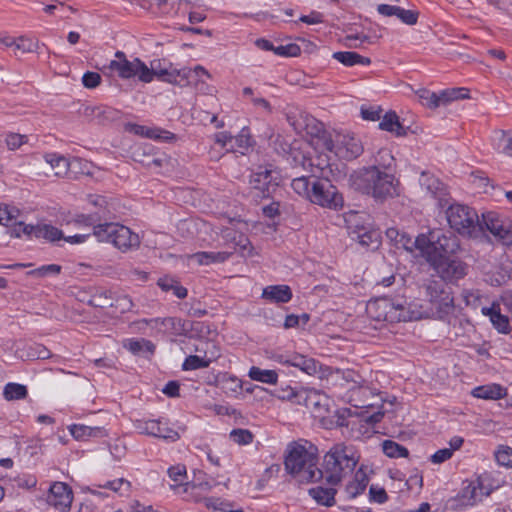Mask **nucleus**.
I'll return each mask as SVG.
<instances>
[{
	"mask_svg": "<svg viewBox=\"0 0 512 512\" xmlns=\"http://www.w3.org/2000/svg\"><path fill=\"white\" fill-rule=\"evenodd\" d=\"M420 186L435 200L440 209H445L449 226L458 234L477 239L481 237V217L475 209L454 202L448 186L429 172H422L419 178Z\"/></svg>",
	"mask_w": 512,
	"mask_h": 512,
	"instance_id": "f257e3e1",
	"label": "nucleus"
},
{
	"mask_svg": "<svg viewBox=\"0 0 512 512\" xmlns=\"http://www.w3.org/2000/svg\"><path fill=\"white\" fill-rule=\"evenodd\" d=\"M393 174L380 170L377 166L362 167L353 171L349 176V185L355 191L371 196L377 202L398 195Z\"/></svg>",
	"mask_w": 512,
	"mask_h": 512,
	"instance_id": "f03ea898",
	"label": "nucleus"
},
{
	"mask_svg": "<svg viewBox=\"0 0 512 512\" xmlns=\"http://www.w3.org/2000/svg\"><path fill=\"white\" fill-rule=\"evenodd\" d=\"M284 464L287 472L296 477L299 482L322 480V473L317 466L318 448L309 441L303 444L298 442L291 444Z\"/></svg>",
	"mask_w": 512,
	"mask_h": 512,
	"instance_id": "7ed1b4c3",
	"label": "nucleus"
},
{
	"mask_svg": "<svg viewBox=\"0 0 512 512\" xmlns=\"http://www.w3.org/2000/svg\"><path fill=\"white\" fill-rule=\"evenodd\" d=\"M359 459L353 446L344 443L333 445L323 456L320 468L322 479L332 486L338 485L343 478L353 473Z\"/></svg>",
	"mask_w": 512,
	"mask_h": 512,
	"instance_id": "20e7f679",
	"label": "nucleus"
},
{
	"mask_svg": "<svg viewBox=\"0 0 512 512\" xmlns=\"http://www.w3.org/2000/svg\"><path fill=\"white\" fill-rule=\"evenodd\" d=\"M420 294L438 313L449 314L454 308V297L451 287L440 278L431 275L422 279L419 284Z\"/></svg>",
	"mask_w": 512,
	"mask_h": 512,
	"instance_id": "39448f33",
	"label": "nucleus"
},
{
	"mask_svg": "<svg viewBox=\"0 0 512 512\" xmlns=\"http://www.w3.org/2000/svg\"><path fill=\"white\" fill-rule=\"evenodd\" d=\"M94 236L98 241L111 243L122 252L137 249L141 243L138 234L132 232L130 228L114 222L98 223L94 227Z\"/></svg>",
	"mask_w": 512,
	"mask_h": 512,
	"instance_id": "423d86ee",
	"label": "nucleus"
},
{
	"mask_svg": "<svg viewBox=\"0 0 512 512\" xmlns=\"http://www.w3.org/2000/svg\"><path fill=\"white\" fill-rule=\"evenodd\" d=\"M481 236L488 231L496 243L503 246H512V219L495 211H488L481 215Z\"/></svg>",
	"mask_w": 512,
	"mask_h": 512,
	"instance_id": "0eeeda50",
	"label": "nucleus"
},
{
	"mask_svg": "<svg viewBox=\"0 0 512 512\" xmlns=\"http://www.w3.org/2000/svg\"><path fill=\"white\" fill-rule=\"evenodd\" d=\"M309 201L324 208L338 210L343 207L344 199L328 177L314 178Z\"/></svg>",
	"mask_w": 512,
	"mask_h": 512,
	"instance_id": "6e6552de",
	"label": "nucleus"
},
{
	"mask_svg": "<svg viewBox=\"0 0 512 512\" xmlns=\"http://www.w3.org/2000/svg\"><path fill=\"white\" fill-rule=\"evenodd\" d=\"M431 260L429 266L434 270L436 276L445 283L455 285L468 274V264L457 255L445 258L439 256L437 259L431 258Z\"/></svg>",
	"mask_w": 512,
	"mask_h": 512,
	"instance_id": "1a4fd4ad",
	"label": "nucleus"
},
{
	"mask_svg": "<svg viewBox=\"0 0 512 512\" xmlns=\"http://www.w3.org/2000/svg\"><path fill=\"white\" fill-rule=\"evenodd\" d=\"M115 57L116 59L111 60L107 68L117 72L120 78L130 79L138 77L141 82L149 80L148 66L142 60L134 58L132 61H129L123 51H117Z\"/></svg>",
	"mask_w": 512,
	"mask_h": 512,
	"instance_id": "9d476101",
	"label": "nucleus"
},
{
	"mask_svg": "<svg viewBox=\"0 0 512 512\" xmlns=\"http://www.w3.org/2000/svg\"><path fill=\"white\" fill-rule=\"evenodd\" d=\"M323 144L327 151L333 152L336 157L346 161L354 160L363 153L361 141L350 135H339L336 141L325 138Z\"/></svg>",
	"mask_w": 512,
	"mask_h": 512,
	"instance_id": "9b49d317",
	"label": "nucleus"
},
{
	"mask_svg": "<svg viewBox=\"0 0 512 512\" xmlns=\"http://www.w3.org/2000/svg\"><path fill=\"white\" fill-rule=\"evenodd\" d=\"M432 239H434L433 254L436 259L439 256L442 258L455 256L461 249L458 237L450 231L432 230Z\"/></svg>",
	"mask_w": 512,
	"mask_h": 512,
	"instance_id": "f8f14e48",
	"label": "nucleus"
},
{
	"mask_svg": "<svg viewBox=\"0 0 512 512\" xmlns=\"http://www.w3.org/2000/svg\"><path fill=\"white\" fill-rule=\"evenodd\" d=\"M250 184L255 191V197L261 199L272 197L278 187V184L273 181L272 170L262 166L252 173Z\"/></svg>",
	"mask_w": 512,
	"mask_h": 512,
	"instance_id": "ddd939ff",
	"label": "nucleus"
},
{
	"mask_svg": "<svg viewBox=\"0 0 512 512\" xmlns=\"http://www.w3.org/2000/svg\"><path fill=\"white\" fill-rule=\"evenodd\" d=\"M73 500L71 487L64 482H55L51 485L47 495V503L61 512L70 510Z\"/></svg>",
	"mask_w": 512,
	"mask_h": 512,
	"instance_id": "4468645a",
	"label": "nucleus"
},
{
	"mask_svg": "<svg viewBox=\"0 0 512 512\" xmlns=\"http://www.w3.org/2000/svg\"><path fill=\"white\" fill-rule=\"evenodd\" d=\"M137 428L143 434L162 438L171 442H175L180 438V435L176 430L168 427L167 424L163 423L161 420L139 421Z\"/></svg>",
	"mask_w": 512,
	"mask_h": 512,
	"instance_id": "2eb2a0df",
	"label": "nucleus"
},
{
	"mask_svg": "<svg viewBox=\"0 0 512 512\" xmlns=\"http://www.w3.org/2000/svg\"><path fill=\"white\" fill-rule=\"evenodd\" d=\"M277 361L280 364L298 368L308 375H315L321 369V364L317 360L299 353H293L289 356L279 355Z\"/></svg>",
	"mask_w": 512,
	"mask_h": 512,
	"instance_id": "dca6fc26",
	"label": "nucleus"
},
{
	"mask_svg": "<svg viewBox=\"0 0 512 512\" xmlns=\"http://www.w3.org/2000/svg\"><path fill=\"white\" fill-rule=\"evenodd\" d=\"M148 72L150 73L149 80L143 81L144 83H150L153 81L154 77H157L159 80L179 85L182 84L179 81V69L170 67H162L160 60L153 61L151 63V68L148 67Z\"/></svg>",
	"mask_w": 512,
	"mask_h": 512,
	"instance_id": "f3484780",
	"label": "nucleus"
},
{
	"mask_svg": "<svg viewBox=\"0 0 512 512\" xmlns=\"http://www.w3.org/2000/svg\"><path fill=\"white\" fill-rule=\"evenodd\" d=\"M302 161L301 165L304 169H309L311 171V176L314 178L320 179L322 177H328L331 173V166L327 158H323L321 155L316 156L315 158H306L304 155H301Z\"/></svg>",
	"mask_w": 512,
	"mask_h": 512,
	"instance_id": "a211bd4d",
	"label": "nucleus"
},
{
	"mask_svg": "<svg viewBox=\"0 0 512 512\" xmlns=\"http://www.w3.org/2000/svg\"><path fill=\"white\" fill-rule=\"evenodd\" d=\"M482 313L489 316L490 321L499 333L508 334L510 332L509 318L501 314L499 304L493 303L491 307H483Z\"/></svg>",
	"mask_w": 512,
	"mask_h": 512,
	"instance_id": "6ab92c4d",
	"label": "nucleus"
},
{
	"mask_svg": "<svg viewBox=\"0 0 512 512\" xmlns=\"http://www.w3.org/2000/svg\"><path fill=\"white\" fill-rule=\"evenodd\" d=\"M292 296V290L288 285H270L262 292V298L272 303H288Z\"/></svg>",
	"mask_w": 512,
	"mask_h": 512,
	"instance_id": "aec40b11",
	"label": "nucleus"
},
{
	"mask_svg": "<svg viewBox=\"0 0 512 512\" xmlns=\"http://www.w3.org/2000/svg\"><path fill=\"white\" fill-rule=\"evenodd\" d=\"M381 233L379 230L369 226L366 230L360 231L353 240H357L358 243L367 250H376L381 244Z\"/></svg>",
	"mask_w": 512,
	"mask_h": 512,
	"instance_id": "412c9836",
	"label": "nucleus"
},
{
	"mask_svg": "<svg viewBox=\"0 0 512 512\" xmlns=\"http://www.w3.org/2000/svg\"><path fill=\"white\" fill-rule=\"evenodd\" d=\"M379 128L384 131L394 133L397 137H402L407 134V129L400 121L399 116L395 111H388L379 123Z\"/></svg>",
	"mask_w": 512,
	"mask_h": 512,
	"instance_id": "4be33fe9",
	"label": "nucleus"
},
{
	"mask_svg": "<svg viewBox=\"0 0 512 512\" xmlns=\"http://www.w3.org/2000/svg\"><path fill=\"white\" fill-rule=\"evenodd\" d=\"M69 431L76 440L82 441L91 437L101 438L107 435L102 427H90L83 424H73L69 427Z\"/></svg>",
	"mask_w": 512,
	"mask_h": 512,
	"instance_id": "5701e85b",
	"label": "nucleus"
},
{
	"mask_svg": "<svg viewBox=\"0 0 512 512\" xmlns=\"http://www.w3.org/2000/svg\"><path fill=\"white\" fill-rule=\"evenodd\" d=\"M333 59L347 67L355 65H370L371 59L354 51H337L332 54Z\"/></svg>",
	"mask_w": 512,
	"mask_h": 512,
	"instance_id": "b1692460",
	"label": "nucleus"
},
{
	"mask_svg": "<svg viewBox=\"0 0 512 512\" xmlns=\"http://www.w3.org/2000/svg\"><path fill=\"white\" fill-rule=\"evenodd\" d=\"M472 395L486 400H498L506 395V389L499 384L482 385L474 388Z\"/></svg>",
	"mask_w": 512,
	"mask_h": 512,
	"instance_id": "393cba45",
	"label": "nucleus"
},
{
	"mask_svg": "<svg viewBox=\"0 0 512 512\" xmlns=\"http://www.w3.org/2000/svg\"><path fill=\"white\" fill-rule=\"evenodd\" d=\"M168 475L171 478V480L173 482H175L177 485H185V486L191 485L192 487L205 486L206 488L211 487V485L208 482H199V483L188 482L186 466L183 464H177V465L171 466L168 469Z\"/></svg>",
	"mask_w": 512,
	"mask_h": 512,
	"instance_id": "a878e982",
	"label": "nucleus"
},
{
	"mask_svg": "<svg viewBox=\"0 0 512 512\" xmlns=\"http://www.w3.org/2000/svg\"><path fill=\"white\" fill-rule=\"evenodd\" d=\"M309 495L319 504L331 507L335 504V495L337 490L333 487L317 486L309 489Z\"/></svg>",
	"mask_w": 512,
	"mask_h": 512,
	"instance_id": "bb28decb",
	"label": "nucleus"
},
{
	"mask_svg": "<svg viewBox=\"0 0 512 512\" xmlns=\"http://www.w3.org/2000/svg\"><path fill=\"white\" fill-rule=\"evenodd\" d=\"M413 247L418 249L426 262L430 264L432 262L431 258H435L433 254L434 239H432V231L428 235L420 234L417 236L413 241Z\"/></svg>",
	"mask_w": 512,
	"mask_h": 512,
	"instance_id": "cd10ccee",
	"label": "nucleus"
},
{
	"mask_svg": "<svg viewBox=\"0 0 512 512\" xmlns=\"http://www.w3.org/2000/svg\"><path fill=\"white\" fill-rule=\"evenodd\" d=\"M221 236L226 242L232 243L234 248L239 247L242 251L251 247L249 238L233 228L226 227L222 229Z\"/></svg>",
	"mask_w": 512,
	"mask_h": 512,
	"instance_id": "c85d7f7f",
	"label": "nucleus"
},
{
	"mask_svg": "<svg viewBox=\"0 0 512 512\" xmlns=\"http://www.w3.org/2000/svg\"><path fill=\"white\" fill-rule=\"evenodd\" d=\"M345 223L348 230V234L351 238L360 233L362 230H366L370 225L364 221V215L359 212L351 211L345 216Z\"/></svg>",
	"mask_w": 512,
	"mask_h": 512,
	"instance_id": "c756f323",
	"label": "nucleus"
},
{
	"mask_svg": "<svg viewBox=\"0 0 512 512\" xmlns=\"http://www.w3.org/2000/svg\"><path fill=\"white\" fill-rule=\"evenodd\" d=\"M200 75H205L207 78H211V74L201 65L195 66L193 69L184 67L179 69V81L183 84H179L181 87L189 86L196 81Z\"/></svg>",
	"mask_w": 512,
	"mask_h": 512,
	"instance_id": "7c9ffc66",
	"label": "nucleus"
},
{
	"mask_svg": "<svg viewBox=\"0 0 512 512\" xmlns=\"http://www.w3.org/2000/svg\"><path fill=\"white\" fill-rule=\"evenodd\" d=\"M234 251H221V252H197L193 257L200 265H209L211 263H223L228 260Z\"/></svg>",
	"mask_w": 512,
	"mask_h": 512,
	"instance_id": "2f4dec72",
	"label": "nucleus"
},
{
	"mask_svg": "<svg viewBox=\"0 0 512 512\" xmlns=\"http://www.w3.org/2000/svg\"><path fill=\"white\" fill-rule=\"evenodd\" d=\"M368 481L367 475L362 472V469H359L354 479L346 485L345 490L349 498L352 499L362 494L368 485Z\"/></svg>",
	"mask_w": 512,
	"mask_h": 512,
	"instance_id": "473e14b6",
	"label": "nucleus"
},
{
	"mask_svg": "<svg viewBox=\"0 0 512 512\" xmlns=\"http://www.w3.org/2000/svg\"><path fill=\"white\" fill-rule=\"evenodd\" d=\"M195 351L196 352L203 351L205 353V355L203 357L198 356V355H189L188 357H186V359L184 360V362L182 364V369L184 371L196 370V369H200V368H207L211 364L212 359L206 357V349H204L203 347L196 346Z\"/></svg>",
	"mask_w": 512,
	"mask_h": 512,
	"instance_id": "72a5a7b5",
	"label": "nucleus"
},
{
	"mask_svg": "<svg viewBox=\"0 0 512 512\" xmlns=\"http://www.w3.org/2000/svg\"><path fill=\"white\" fill-rule=\"evenodd\" d=\"M124 348L128 349L131 353L139 355L141 353L153 354L155 352V345L147 339H127L124 342Z\"/></svg>",
	"mask_w": 512,
	"mask_h": 512,
	"instance_id": "f704fd0d",
	"label": "nucleus"
},
{
	"mask_svg": "<svg viewBox=\"0 0 512 512\" xmlns=\"http://www.w3.org/2000/svg\"><path fill=\"white\" fill-rule=\"evenodd\" d=\"M248 376L258 382L275 385L278 381V374L275 370H265L257 366H252Z\"/></svg>",
	"mask_w": 512,
	"mask_h": 512,
	"instance_id": "c9c22d12",
	"label": "nucleus"
},
{
	"mask_svg": "<svg viewBox=\"0 0 512 512\" xmlns=\"http://www.w3.org/2000/svg\"><path fill=\"white\" fill-rule=\"evenodd\" d=\"M314 182L313 176H300L292 180V189L300 196L309 200L311 188Z\"/></svg>",
	"mask_w": 512,
	"mask_h": 512,
	"instance_id": "e433bc0d",
	"label": "nucleus"
},
{
	"mask_svg": "<svg viewBox=\"0 0 512 512\" xmlns=\"http://www.w3.org/2000/svg\"><path fill=\"white\" fill-rule=\"evenodd\" d=\"M157 284L165 292L173 291V294L179 299L185 298L188 294L185 287L181 286L177 280L170 277L160 278Z\"/></svg>",
	"mask_w": 512,
	"mask_h": 512,
	"instance_id": "4c0bfd02",
	"label": "nucleus"
},
{
	"mask_svg": "<svg viewBox=\"0 0 512 512\" xmlns=\"http://www.w3.org/2000/svg\"><path fill=\"white\" fill-rule=\"evenodd\" d=\"M89 304L93 307H99V308H107V307H113L114 306V298L113 293L110 290H98L96 293H94L90 300Z\"/></svg>",
	"mask_w": 512,
	"mask_h": 512,
	"instance_id": "58836bf2",
	"label": "nucleus"
},
{
	"mask_svg": "<svg viewBox=\"0 0 512 512\" xmlns=\"http://www.w3.org/2000/svg\"><path fill=\"white\" fill-rule=\"evenodd\" d=\"M27 395L28 390L25 385L10 382L4 386L3 396L8 401L25 399Z\"/></svg>",
	"mask_w": 512,
	"mask_h": 512,
	"instance_id": "ea45409f",
	"label": "nucleus"
},
{
	"mask_svg": "<svg viewBox=\"0 0 512 512\" xmlns=\"http://www.w3.org/2000/svg\"><path fill=\"white\" fill-rule=\"evenodd\" d=\"M416 93L421 104L427 108L436 109L442 105L440 93H435L425 88L419 89Z\"/></svg>",
	"mask_w": 512,
	"mask_h": 512,
	"instance_id": "a19ab883",
	"label": "nucleus"
},
{
	"mask_svg": "<svg viewBox=\"0 0 512 512\" xmlns=\"http://www.w3.org/2000/svg\"><path fill=\"white\" fill-rule=\"evenodd\" d=\"M383 453L389 458L408 457L409 450L393 440H385L382 444Z\"/></svg>",
	"mask_w": 512,
	"mask_h": 512,
	"instance_id": "79ce46f5",
	"label": "nucleus"
},
{
	"mask_svg": "<svg viewBox=\"0 0 512 512\" xmlns=\"http://www.w3.org/2000/svg\"><path fill=\"white\" fill-rule=\"evenodd\" d=\"M329 399L325 395L316 394L314 397H309L306 406L312 409L318 416H324L329 412Z\"/></svg>",
	"mask_w": 512,
	"mask_h": 512,
	"instance_id": "37998d69",
	"label": "nucleus"
},
{
	"mask_svg": "<svg viewBox=\"0 0 512 512\" xmlns=\"http://www.w3.org/2000/svg\"><path fill=\"white\" fill-rule=\"evenodd\" d=\"M440 94L442 105H447L448 103L455 100L470 98L469 89L464 87L445 89L442 90Z\"/></svg>",
	"mask_w": 512,
	"mask_h": 512,
	"instance_id": "c03bdc74",
	"label": "nucleus"
},
{
	"mask_svg": "<svg viewBox=\"0 0 512 512\" xmlns=\"http://www.w3.org/2000/svg\"><path fill=\"white\" fill-rule=\"evenodd\" d=\"M37 238H44L50 242H55L64 238L62 230L49 224L40 225L37 229Z\"/></svg>",
	"mask_w": 512,
	"mask_h": 512,
	"instance_id": "a18cd8bd",
	"label": "nucleus"
},
{
	"mask_svg": "<svg viewBox=\"0 0 512 512\" xmlns=\"http://www.w3.org/2000/svg\"><path fill=\"white\" fill-rule=\"evenodd\" d=\"M46 161L51 165L52 168L56 170L55 175L57 176L66 174L69 169V160L64 156L48 154L46 156Z\"/></svg>",
	"mask_w": 512,
	"mask_h": 512,
	"instance_id": "49530a36",
	"label": "nucleus"
},
{
	"mask_svg": "<svg viewBox=\"0 0 512 512\" xmlns=\"http://www.w3.org/2000/svg\"><path fill=\"white\" fill-rule=\"evenodd\" d=\"M252 138L246 129H242L241 133L237 136H233L234 152H238L242 155L246 154L250 147H252Z\"/></svg>",
	"mask_w": 512,
	"mask_h": 512,
	"instance_id": "de8ad7c7",
	"label": "nucleus"
},
{
	"mask_svg": "<svg viewBox=\"0 0 512 512\" xmlns=\"http://www.w3.org/2000/svg\"><path fill=\"white\" fill-rule=\"evenodd\" d=\"M62 266L58 264H48L40 266L27 272L28 276L44 278L47 276H57L61 273Z\"/></svg>",
	"mask_w": 512,
	"mask_h": 512,
	"instance_id": "09e8293b",
	"label": "nucleus"
},
{
	"mask_svg": "<svg viewBox=\"0 0 512 512\" xmlns=\"http://www.w3.org/2000/svg\"><path fill=\"white\" fill-rule=\"evenodd\" d=\"M20 215V210L15 206L0 203V224L9 226Z\"/></svg>",
	"mask_w": 512,
	"mask_h": 512,
	"instance_id": "8fccbe9b",
	"label": "nucleus"
},
{
	"mask_svg": "<svg viewBox=\"0 0 512 512\" xmlns=\"http://www.w3.org/2000/svg\"><path fill=\"white\" fill-rule=\"evenodd\" d=\"M229 438L235 444L248 445L253 442L254 434L248 429L237 428L229 433Z\"/></svg>",
	"mask_w": 512,
	"mask_h": 512,
	"instance_id": "3c124183",
	"label": "nucleus"
},
{
	"mask_svg": "<svg viewBox=\"0 0 512 512\" xmlns=\"http://www.w3.org/2000/svg\"><path fill=\"white\" fill-rule=\"evenodd\" d=\"M100 487L110 489L114 492L119 493L121 496H124L128 495L131 483L124 478H119L112 481H107L105 484L100 485Z\"/></svg>",
	"mask_w": 512,
	"mask_h": 512,
	"instance_id": "603ef678",
	"label": "nucleus"
},
{
	"mask_svg": "<svg viewBox=\"0 0 512 512\" xmlns=\"http://www.w3.org/2000/svg\"><path fill=\"white\" fill-rule=\"evenodd\" d=\"M149 139L160 140L164 142H170L176 139V135L170 131L161 128H146L145 136Z\"/></svg>",
	"mask_w": 512,
	"mask_h": 512,
	"instance_id": "864d4df0",
	"label": "nucleus"
},
{
	"mask_svg": "<svg viewBox=\"0 0 512 512\" xmlns=\"http://www.w3.org/2000/svg\"><path fill=\"white\" fill-rule=\"evenodd\" d=\"M465 483H467V485L462 488L460 497L466 501L467 504L473 505L479 501V495L477 492L478 486H475V482L473 481H466Z\"/></svg>",
	"mask_w": 512,
	"mask_h": 512,
	"instance_id": "5fc2aeb1",
	"label": "nucleus"
},
{
	"mask_svg": "<svg viewBox=\"0 0 512 512\" xmlns=\"http://www.w3.org/2000/svg\"><path fill=\"white\" fill-rule=\"evenodd\" d=\"M495 459L500 466L512 468V448L501 445L495 452Z\"/></svg>",
	"mask_w": 512,
	"mask_h": 512,
	"instance_id": "6e6d98bb",
	"label": "nucleus"
},
{
	"mask_svg": "<svg viewBox=\"0 0 512 512\" xmlns=\"http://www.w3.org/2000/svg\"><path fill=\"white\" fill-rule=\"evenodd\" d=\"M27 356L30 359H48L51 357V352L42 344L33 343L28 346Z\"/></svg>",
	"mask_w": 512,
	"mask_h": 512,
	"instance_id": "4d7b16f0",
	"label": "nucleus"
},
{
	"mask_svg": "<svg viewBox=\"0 0 512 512\" xmlns=\"http://www.w3.org/2000/svg\"><path fill=\"white\" fill-rule=\"evenodd\" d=\"M274 53L279 56L295 57L300 55L301 49L297 44L290 43L276 47Z\"/></svg>",
	"mask_w": 512,
	"mask_h": 512,
	"instance_id": "13d9d810",
	"label": "nucleus"
},
{
	"mask_svg": "<svg viewBox=\"0 0 512 512\" xmlns=\"http://www.w3.org/2000/svg\"><path fill=\"white\" fill-rule=\"evenodd\" d=\"M102 216L99 213H91V214H79L75 218V223L78 225L84 226H97V222L101 220Z\"/></svg>",
	"mask_w": 512,
	"mask_h": 512,
	"instance_id": "bf43d9fd",
	"label": "nucleus"
},
{
	"mask_svg": "<svg viewBox=\"0 0 512 512\" xmlns=\"http://www.w3.org/2000/svg\"><path fill=\"white\" fill-rule=\"evenodd\" d=\"M82 83L84 87L88 89L96 88L101 83V76L97 72L88 71L84 73L82 77Z\"/></svg>",
	"mask_w": 512,
	"mask_h": 512,
	"instance_id": "052dcab7",
	"label": "nucleus"
},
{
	"mask_svg": "<svg viewBox=\"0 0 512 512\" xmlns=\"http://www.w3.org/2000/svg\"><path fill=\"white\" fill-rule=\"evenodd\" d=\"M382 109L380 107H362L361 116L365 120L377 121L381 118Z\"/></svg>",
	"mask_w": 512,
	"mask_h": 512,
	"instance_id": "680f3d73",
	"label": "nucleus"
},
{
	"mask_svg": "<svg viewBox=\"0 0 512 512\" xmlns=\"http://www.w3.org/2000/svg\"><path fill=\"white\" fill-rule=\"evenodd\" d=\"M419 18V12L417 10H406L399 15V20L406 25H415Z\"/></svg>",
	"mask_w": 512,
	"mask_h": 512,
	"instance_id": "e2e57ef3",
	"label": "nucleus"
},
{
	"mask_svg": "<svg viewBox=\"0 0 512 512\" xmlns=\"http://www.w3.org/2000/svg\"><path fill=\"white\" fill-rule=\"evenodd\" d=\"M453 455V449H448V448H444V449H440L438 451H436L430 458L431 462L434 463V464H441L445 461H447L448 459H450Z\"/></svg>",
	"mask_w": 512,
	"mask_h": 512,
	"instance_id": "0e129e2a",
	"label": "nucleus"
},
{
	"mask_svg": "<svg viewBox=\"0 0 512 512\" xmlns=\"http://www.w3.org/2000/svg\"><path fill=\"white\" fill-rule=\"evenodd\" d=\"M369 494L371 500L380 504L385 503L388 500V494L384 488H377L372 485L369 489Z\"/></svg>",
	"mask_w": 512,
	"mask_h": 512,
	"instance_id": "69168bd1",
	"label": "nucleus"
},
{
	"mask_svg": "<svg viewBox=\"0 0 512 512\" xmlns=\"http://www.w3.org/2000/svg\"><path fill=\"white\" fill-rule=\"evenodd\" d=\"M216 143L220 144L222 147L227 148V150H231L235 148L233 144V135L227 132H220L215 135Z\"/></svg>",
	"mask_w": 512,
	"mask_h": 512,
	"instance_id": "338daca9",
	"label": "nucleus"
},
{
	"mask_svg": "<svg viewBox=\"0 0 512 512\" xmlns=\"http://www.w3.org/2000/svg\"><path fill=\"white\" fill-rule=\"evenodd\" d=\"M162 392L168 397H178L180 394V385L177 381H169L162 389Z\"/></svg>",
	"mask_w": 512,
	"mask_h": 512,
	"instance_id": "774afa93",
	"label": "nucleus"
}]
</instances>
